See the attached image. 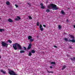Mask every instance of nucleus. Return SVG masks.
Wrapping results in <instances>:
<instances>
[{
  "mask_svg": "<svg viewBox=\"0 0 75 75\" xmlns=\"http://www.w3.org/2000/svg\"><path fill=\"white\" fill-rule=\"evenodd\" d=\"M67 56H69V55L68 54H67Z\"/></svg>",
  "mask_w": 75,
  "mask_h": 75,
  "instance_id": "nucleus-39",
  "label": "nucleus"
},
{
  "mask_svg": "<svg viewBox=\"0 0 75 75\" xmlns=\"http://www.w3.org/2000/svg\"><path fill=\"white\" fill-rule=\"evenodd\" d=\"M4 31V29H0V32H2V31Z\"/></svg>",
  "mask_w": 75,
  "mask_h": 75,
  "instance_id": "nucleus-21",
  "label": "nucleus"
},
{
  "mask_svg": "<svg viewBox=\"0 0 75 75\" xmlns=\"http://www.w3.org/2000/svg\"><path fill=\"white\" fill-rule=\"evenodd\" d=\"M34 39H30V42H33V41H34Z\"/></svg>",
  "mask_w": 75,
  "mask_h": 75,
  "instance_id": "nucleus-18",
  "label": "nucleus"
},
{
  "mask_svg": "<svg viewBox=\"0 0 75 75\" xmlns=\"http://www.w3.org/2000/svg\"><path fill=\"white\" fill-rule=\"evenodd\" d=\"M66 67H67V66L66 65H64L63 66V68L62 69V70H64V69H65V68H66Z\"/></svg>",
  "mask_w": 75,
  "mask_h": 75,
  "instance_id": "nucleus-12",
  "label": "nucleus"
},
{
  "mask_svg": "<svg viewBox=\"0 0 75 75\" xmlns=\"http://www.w3.org/2000/svg\"><path fill=\"white\" fill-rule=\"evenodd\" d=\"M41 8L44 9V8H45V7H44V6H43L41 7Z\"/></svg>",
  "mask_w": 75,
  "mask_h": 75,
  "instance_id": "nucleus-28",
  "label": "nucleus"
},
{
  "mask_svg": "<svg viewBox=\"0 0 75 75\" xmlns=\"http://www.w3.org/2000/svg\"><path fill=\"white\" fill-rule=\"evenodd\" d=\"M8 42H9V43H10L11 44V43H12V41H11L10 40H8Z\"/></svg>",
  "mask_w": 75,
  "mask_h": 75,
  "instance_id": "nucleus-23",
  "label": "nucleus"
},
{
  "mask_svg": "<svg viewBox=\"0 0 75 75\" xmlns=\"http://www.w3.org/2000/svg\"><path fill=\"white\" fill-rule=\"evenodd\" d=\"M17 18H15V20L16 21H18L19 20H21V18H20L19 16H17Z\"/></svg>",
  "mask_w": 75,
  "mask_h": 75,
  "instance_id": "nucleus-7",
  "label": "nucleus"
},
{
  "mask_svg": "<svg viewBox=\"0 0 75 75\" xmlns=\"http://www.w3.org/2000/svg\"><path fill=\"white\" fill-rule=\"evenodd\" d=\"M50 68L51 69H52V66H51L50 67Z\"/></svg>",
  "mask_w": 75,
  "mask_h": 75,
  "instance_id": "nucleus-36",
  "label": "nucleus"
},
{
  "mask_svg": "<svg viewBox=\"0 0 75 75\" xmlns=\"http://www.w3.org/2000/svg\"><path fill=\"white\" fill-rule=\"evenodd\" d=\"M46 12H47V13H48V12H50V10L49 9H46Z\"/></svg>",
  "mask_w": 75,
  "mask_h": 75,
  "instance_id": "nucleus-22",
  "label": "nucleus"
},
{
  "mask_svg": "<svg viewBox=\"0 0 75 75\" xmlns=\"http://www.w3.org/2000/svg\"><path fill=\"white\" fill-rule=\"evenodd\" d=\"M69 47L70 49H72V47Z\"/></svg>",
  "mask_w": 75,
  "mask_h": 75,
  "instance_id": "nucleus-38",
  "label": "nucleus"
},
{
  "mask_svg": "<svg viewBox=\"0 0 75 75\" xmlns=\"http://www.w3.org/2000/svg\"><path fill=\"white\" fill-rule=\"evenodd\" d=\"M31 55H32L31 52H29L28 54V56H29V57H31Z\"/></svg>",
  "mask_w": 75,
  "mask_h": 75,
  "instance_id": "nucleus-19",
  "label": "nucleus"
},
{
  "mask_svg": "<svg viewBox=\"0 0 75 75\" xmlns=\"http://www.w3.org/2000/svg\"><path fill=\"white\" fill-rule=\"evenodd\" d=\"M28 5H29V6H31V4H30L29 3H28Z\"/></svg>",
  "mask_w": 75,
  "mask_h": 75,
  "instance_id": "nucleus-34",
  "label": "nucleus"
},
{
  "mask_svg": "<svg viewBox=\"0 0 75 75\" xmlns=\"http://www.w3.org/2000/svg\"><path fill=\"white\" fill-rule=\"evenodd\" d=\"M25 51L24 50H21L20 51V53H24Z\"/></svg>",
  "mask_w": 75,
  "mask_h": 75,
  "instance_id": "nucleus-20",
  "label": "nucleus"
},
{
  "mask_svg": "<svg viewBox=\"0 0 75 75\" xmlns=\"http://www.w3.org/2000/svg\"><path fill=\"white\" fill-rule=\"evenodd\" d=\"M6 4H7V5H10V2L8 1L6 3Z\"/></svg>",
  "mask_w": 75,
  "mask_h": 75,
  "instance_id": "nucleus-17",
  "label": "nucleus"
},
{
  "mask_svg": "<svg viewBox=\"0 0 75 75\" xmlns=\"http://www.w3.org/2000/svg\"><path fill=\"white\" fill-rule=\"evenodd\" d=\"M15 6L16 8L18 7V6L17 5H16V4H15Z\"/></svg>",
  "mask_w": 75,
  "mask_h": 75,
  "instance_id": "nucleus-31",
  "label": "nucleus"
},
{
  "mask_svg": "<svg viewBox=\"0 0 75 75\" xmlns=\"http://www.w3.org/2000/svg\"><path fill=\"white\" fill-rule=\"evenodd\" d=\"M31 43H30V44L29 45V46H28V48H27V50H30L31 48Z\"/></svg>",
  "mask_w": 75,
  "mask_h": 75,
  "instance_id": "nucleus-6",
  "label": "nucleus"
},
{
  "mask_svg": "<svg viewBox=\"0 0 75 75\" xmlns=\"http://www.w3.org/2000/svg\"><path fill=\"white\" fill-rule=\"evenodd\" d=\"M64 40L65 41H68V42H73L74 43H75V40L74 39H73L72 40L69 39L68 40L67 38H65L64 39Z\"/></svg>",
  "mask_w": 75,
  "mask_h": 75,
  "instance_id": "nucleus-3",
  "label": "nucleus"
},
{
  "mask_svg": "<svg viewBox=\"0 0 75 75\" xmlns=\"http://www.w3.org/2000/svg\"><path fill=\"white\" fill-rule=\"evenodd\" d=\"M0 20H1V18H0Z\"/></svg>",
  "mask_w": 75,
  "mask_h": 75,
  "instance_id": "nucleus-41",
  "label": "nucleus"
},
{
  "mask_svg": "<svg viewBox=\"0 0 75 75\" xmlns=\"http://www.w3.org/2000/svg\"><path fill=\"white\" fill-rule=\"evenodd\" d=\"M1 56H0V58H1Z\"/></svg>",
  "mask_w": 75,
  "mask_h": 75,
  "instance_id": "nucleus-40",
  "label": "nucleus"
},
{
  "mask_svg": "<svg viewBox=\"0 0 75 75\" xmlns=\"http://www.w3.org/2000/svg\"><path fill=\"white\" fill-rule=\"evenodd\" d=\"M70 59H71V61H74V60H75V57H74L73 58H70Z\"/></svg>",
  "mask_w": 75,
  "mask_h": 75,
  "instance_id": "nucleus-15",
  "label": "nucleus"
},
{
  "mask_svg": "<svg viewBox=\"0 0 75 75\" xmlns=\"http://www.w3.org/2000/svg\"><path fill=\"white\" fill-rule=\"evenodd\" d=\"M42 27V25L41 24H40V29L41 31H43L44 30V28Z\"/></svg>",
  "mask_w": 75,
  "mask_h": 75,
  "instance_id": "nucleus-8",
  "label": "nucleus"
},
{
  "mask_svg": "<svg viewBox=\"0 0 75 75\" xmlns=\"http://www.w3.org/2000/svg\"><path fill=\"white\" fill-rule=\"evenodd\" d=\"M48 8L49 9H52L53 8L54 10H57L58 9L57 7V6L55 4H50L48 6Z\"/></svg>",
  "mask_w": 75,
  "mask_h": 75,
  "instance_id": "nucleus-1",
  "label": "nucleus"
},
{
  "mask_svg": "<svg viewBox=\"0 0 75 75\" xmlns=\"http://www.w3.org/2000/svg\"><path fill=\"white\" fill-rule=\"evenodd\" d=\"M28 40H30L32 38V36H29L28 37Z\"/></svg>",
  "mask_w": 75,
  "mask_h": 75,
  "instance_id": "nucleus-13",
  "label": "nucleus"
},
{
  "mask_svg": "<svg viewBox=\"0 0 75 75\" xmlns=\"http://www.w3.org/2000/svg\"><path fill=\"white\" fill-rule=\"evenodd\" d=\"M47 72L48 73H51L52 74H53V73H54L53 71H48V70H47Z\"/></svg>",
  "mask_w": 75,
  "mask_h": 75,
  "instance_id": "nucleus-25",
  "label": "nucleus"
},
{
  "mask_svg": "<svg viewBox=\"0 0 75 75\" xmlns=\"http://www.w3.org/2000/svg\"><path fill=\"white\" fill-rule=\"evenodd\" d=\"M1 72H2V73H3V74H6V71H4L3 70L1 69Z\"/></svg>",
  "mask_w": 75,
  "mask_h": 75,
  "instance_id": "nucleus-14",
  "label": "nucleus"
},
{
  "mask_svg": "<svg viewBox=\"0 0 75 75\" xmlns=\"http://www.w3.org/2000/svg\"><path fill=\"white\" fill-rule=\"evenodd\" d=\"M58 28L60 30H61V25H59Z\"/></svg>",
  "mask_w": 75,
  "mask_h": 75,
  "instance_id": "nucleus-27",
  "label": "nucleus"
},
{
  "mask_svg": "<svg viewBox=\"0 0 75 75\" xmlns=\"http://www.w3.org/2000/svg\"><path fill=\"white\" fill-rule=\"evenodd\" d=\"M31 52L33 53V54H34L35 52V51L34 50H33L31 51Z\"/></svg>",
  "mask_w": 75,
  "mask_h": 75,
  "instance_id": "nucleus-16",
  "label": "nucleus"
},
{
  "mask_svg": "<svg viewBox=\"0 0 75 75\" xmlns=\"http://www.w3.org/2000/svg\"><path fill=\"white\" fill-rule=\"evenodd\" d=\"M70 36L71 38H72V39H74V38H75L74 37V36H73V35H70Z\"/></svg>",
  "mask_w": 75,
  "mask_h": 75,
  "instance_id": "nucleus-10",
  "label": "nucleus"
},
{
  "mask_svg": "<svg viewBox=\"0 0 75 75\" xmlns=\"http://www.w3.org/2000/svg\"><path fill=\"white\" fill-rule=\"evenodd\" d=\"M37 25L38 26H39V25H40V23H39L38 22H37Z\"/></svg>",
  "mask_w": 75,
  "mask_h": 75,
  "instance_id": "nucleus-26",
  "label": "nucleus"
},
{
  "mask_svg": "<svg viewBox=\"0 0 75 75\" xmlns=\"http://www.w3.org/2000/svg\"><path fill=\"white\" fill-rule=\"evenodd\" d=\"M40 6H43V4H42V3H41L40 4Z\"/></svg>",
  "mask_w": 75,
  "mask_h": 75,
  "instance_id": "nucleus-30",
  "label": "nucleus"
},
{
  "mask_svg": "<svg viewBox=\"0 0 75 75\" xmlns=\"http://www.w3.org/2000/svg\"><path fill=\"white\" fill-rule=\"evenodd\" d=\"M17 46L19 50H21V49H22V47H21V45H20V44L16 43L13 45V48L15 50H17Z\"/></svg>",
  "mask_w": 75,
  "mask_h": 75,
  "instance_id": "nucleus-2",
  "label": "nucleus"
},
{
  "mask_svg": "<svg viewBox=\"0 0 75 75\" xmlns=\"http://www.w3.org/2000/svg\"><path fill=\"white\" fill-rule=\"evenodd\" d=\"M50 64H55V62H52L51 63H50Z\"/></svg>",
  "mask_w": 75,
  "mask_h": 75,
  "instance_id": "nucleus-24",
  "label": "nucleus"
},
{
  "mask_svg": "<svg viewBox=\"0 0 75 75\" xmlns=\"http://www.w3.org/2000/svg\"><path fill=\"white\" fill-rule=\"evenodd\" d=\"M43 26L44 27H46V25H43Z\"/></svg>",
  "mask_w": 75,
  "mask_h": 75,
  "instance_id": "nucleus-32",
  "label": "nucleus"
},
{
  "mask_svg": "<svg viewBox=\"0 0 75 75\" xmlns=\"http://www.w3.org/2000/svg\"><path fill=\"white\" fill-rule=\"evenodd\" d=\"M61 12L62 14H63V15H65V12H64V11H63V10L61 11Z\"/></svg>",
  "mask_w": 75,
  "mask_h": 75,
  "instance_id": "nucleus-11",
  "label": "nucleus"
},
{
  "mask_svg": "<svg viewBox=\"0 0 75 75\" xmlns=\"http://www.w3.org/2000/svg\"><path fill=\"white\" fill-rule=\"evenodd\" d=\"M9 74L11 75H19L18 74H16L15 72L11 70L9 71Z\"/></svg>",
  "mask_w": 75,
  "mask_h": 75,
  "instance_id": "nucleus-4",
  "label": "nucleus"
},
{
  "mask_svg": "<svg viewBox=\"0 0 75 75\" xmlns=\"http://www.w3.org/2000/svg\"><path fill=\"white\" fill-rule=\"evenodd\" d=\"M8 21L10 23H12L13 22V20H11V19L10 18H9L8 20Z\"/></svg>",
  "mask_w": 75,
  "mask_h": 75,
  "instance_id": "nucleus-9",
  "label": "nucleus"
},
{
  "mask_svg": "<svg viewBox=\"0 0 75 75\" xmlns=\"http://www.w3.org/2000/svg\"><path fill=\"white\" fill-rule=\"evenodd\" d=\"M29 18L30 20H31L32 19V17H31V16H29Z\"/></svg>",
  "mask_w": 75,
  "mask_h": 75,
  "instance_id": "nucleus-29",
  "label": "nucleus"
},
{
  "mask_svg": "<svg viewBox=\"0 0 75 75\" xmlns=\"http://www.w3.org/2000/svg\"><path fill=\"white\" fill-rule=\"evenodd\" d=\"M69 21V20L68 19H67L66 20V22H68Z\"/></svg>",
  "mask_w": 75,
  "mask_h": 75,
  "instance_id": "nucleus-35",
  "label": "nucleus"
},
{
  "mask_svg": "<svg viewBox=\"0 0 75 75\" xmlns=\"http://www.w3.org/2000/svg\"><path fill=\"white\" fill-rule=\"evenodd\" d=\"M54 47H55V48H57V47L56 46H54Z\"/></svg>",
  "mask_w": 75,
  "mask_h": 75,
  "instance_id": "nucleus-37",
  "label": "nucleus"
},
{
  "mask_svg": "<svg viewBox=\"0 0 75 75\" xmlns=\"http://www.w3.org/2000/svg\"><path fill=\"white\" fill-rule=\"evenodd\" d=\"M23 48H24V49L25 50H26V47H23Z\"/></svg>",
  "mask_w": 75,
  "mask_h": 75,
  "instance_id": "nucleus-33",
  "label": "nucleus"
},
{
  "mask_svg": "<svg viewBox=\"0 0 75 75\" xmlns=\"http://www.w3.org/2000/svg\"><path fill=\"white\" fill-rule=\"evenodd\" d=\"M1 44L3 47H6V48H7L8 47V44L4 42H2Z\"/></svg>",
  "mask_w": 75,
  "mask_h": 75,
  "instance_id": "nucleus-5",
  "label": "nucleus"
}]
</instances>
